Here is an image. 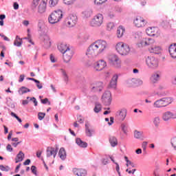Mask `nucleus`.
<instances>
[{
	"instance_id": "23",
	"label": "nucleus",
	"mask_w": 176,
	"mask_h": 176,
	"mask_svg": "<svg viewBox=\"0 0 176 176\" xmlns=\"http://www.w3.org/2000/svg\"><path fill=\"white\" fill-rule=\"evenodd\" d=\"M133 137L136 140H140L141 141H144L145 140V135H144V131L135 130L133 132Z\"/></svg>"
},
{
	"instance_id": "34",
	"label": "nucleus",
	"mask_w": 176,
	"mask_h": 176,
	"mask_svg": "<svg viewBox=\"0 0 176 176\" xmlns=\"http://www.w3.org/2000/svg\"><path fill=\"white\" fill-rule=\"evenodd\" d=\"M153 124L157 128L160 126V117L157 116L153 118Z\"/></svg>"
},
{
	"instance_id": "32",
	"label": "nucleus",
	"mask_w": 176,
	"mask_h": 176,
	"mask_svg": "<svg viewBox=\"0 0 176 176\" xmlns=\"http://www.w3.org/2000/svg\"><path fill=\"white\" fill-rule=\"evenodd\" d=\"M43 41H44V46L46 47V49H49L51 46V42H50V38L47 35H44L43 36Z\"/></svg>"
},
{
	"instance_id": "6",
	"label": "nucleus",
	"mask_w": 176,
	"mask_h": 176,
	"mask_svg": "<svg viewBox=\"0 0 176 176\" xmlns=\"http://www.w3.org/2000/svg\"><path fill=\"white\" fill-rule=\"evenodd\" d=\"M104 23V16L102 14H97L95 15L90 21L91 27H94L95 28H98L101 27Z\"/></svg>"
},
{
	"instance_id": "19",
	"label": "nucleus",
	"mask_w": 176,
	"mask_h": 176,
	"mask_svg": "<svg viewBox=\"0 0 176 176\" xmlns=\"http://www.w3.org/2000/svg\"><path fill=\"white\" fill-rule=\"evenodd\" d=\"M47 5V0H42L38 7V13L42 14L46 12V6Z\"/></svg>"
},
{
	"instance_id": "21",
	"label": "nucleus",
	"mask_w": 176,
	"mask_h": 176,
	"mask_svg": "<svg viewBox=\"0 0 176 176\" xmlns=\"http://www.w3.org/2000/svg\"><path fill=\"white\" fill-rule=\"evenodd\" d=\"M162 75V73L160 72H156L154 74H153L150 78L151 82L152 83H157L160 80V76Z\"/></svg>"
},
{
	"instance_id": "28",
	"label": "nucleus",
	"mask_w": 176,
	"mask_h": 176,
	"mask_svg": "<svg viewBox=\"0 0 176 176\" xmlns=\"http://www.w3.org/2000/svg\"><path fill=\"white\" fill-rule=\"evenodd\" d=\"M69 45H67L65 43H62L58 45V49L60 53H65V52L67 51L70 49Z\"/></svg>"
},
{
	"instance_id": "40",
	"label": "nucleus",
	"mask_w": 176,
	"mask_h": 176,
	"mask_svg": "<svg viewBox=\"0 0 176 176\" xmlns=\"http://www.w3.org/2000/svg\"><path fill=\"white\" fill-rule=\"evenodd\" d=\"M124 159L125 162H126V167H129V166H131L133 168L135 167V164H134L133 162H131V161L129 160V158L126 156L124 157Z\"/></svg>"
},
{
	"instance_id": "60",
	"label": "nucleus",
	"mask_w": 176,
	"mask_h": 176,
	"mask_svg": "<svg viewBox=\"0 0 176 176\" xmlns=\"http://www.w3.org/2000/svg\"><path fill=\"white\" fill-rule=\"evenodd\" d=\"M6 150L8 152H13V148H12V145L8 144L6 146Z\"/></svg>"
},
{
	"instance_id": "46",
	"label": "nucleus",
	"mask_w": 176,
	"mask_h": 176,
	"mask_svg": "<svg viewBox=\"0 0 176 176\" xmlns=\"http://www.w3.org/2000/svg\"><path fill=\"white\" fill-rule=\"evenodd\" d=\"M170 144L173 148H174V150L176 151V137L171 139Z\"/></svg>"
},
{
	"instance_id": "44",
	"label": "nucleus",
	"mask_w": 176,
	"mask_h": 176,
	"mask_svg": "<svg viewBox=\"0 0 176 176\" xmlns=\"http://www.w3.org/2000/svg\"><path fill=\"white\" fill-rule=\"evenodd\" d=\"M89 38H90L89 34H83L80 38V42L85 43V42H87V41H89Z\"/></svg>"
},
{
	"instance_id": "15",
	"label": "nucleus",
	"mask_w": 176,
	"mask_h": 176,
	"mask_svg": "<svg viewBox=\"0 0 176 176\" xmlns=\"http://www.w3.org/2000/svg\"><path fill=\"white\" fill-rule=\"evenodd\" d=\"M63 61L65 63H69L72 56H74V50L72 49L69 48L66 52L63 53Z\"/></svg>"
},
{
	"instance_id": "9",
	"label": "nucleus",
	"mask_w": 176,
	"mask_h": 176,
	"mask_svg": "<svg viewBox=\"0 0 176 176\" xmlns=\"http://www.w3.org/2000/svg\"><path fill=\"white\" fill-rule=\"evenodd\" d=\"M57 152H58V148H54L52 146H49L46 149V159L47 160H50V157L53 156L54 159H56V156H57Z\"/></svg>"
},
{
	"instance_id": "42",
	"label": "nucleus",
	"mask_w": 176,
	"mask_h": 176,
	"mask_svg": "<svg viewBox=\"0 0 176 176\" xmlns=\"http://www.w3.org/2000/svg\"><path fill=\"white\" fill-rule=\"evenodd\" d=\"M114 28H115V23H113V22H109L107 25V31H112V30H113Z\"/></svg>"
},
{
	"instance_id": "26",
	"label": "nucleus",
	"mask_w": 176,
	"mask_h": 176,
	"mask_svg": "<svg viewBox=\"0 0 176 176\" xmlns=\"http://www.w3.org/2000/svg\"><path fill=\"white\" fill-rule=\"evenodd\" d=\"M148 51L150 53H155V54H160V52H162V48L160 46L156 45H153L148 48Z\"/></svg>"
},
{
	"instance_id": "14",
	"label": "nucleus",
	"mask_w": 176,
	"mask_h": 176,
	"mask_svg": "<svg viewBox=\"0 0 176 176\" xmlns=\"http://www.w3.org/2000/svg\"><path fill=\"white\" fill-rule=\"evenodd\" d=\"M155 43V39L151 38H143L140 42V45L142 47L150 46L151 47V46H153Z\"/></svg>"
},
{
	"instance_id": "43",
	"label": "nucleus",
	"mask_w": 176,
	"mask_h": 176,
	"mask_svg": "<svg viewBox=\"0 0 176 176\" xmlns=\"http://www.w3.org/2000/svg\"><path fill=\"white\" fill-rule=\"evenodd\" d=\"M21 45H23V40H14V46H16L17 47H21Z\"/></svg>"
},
{
	"instance_id": "39",
	"label": "nucleus",
	"mask_w": 176,
	"mask_h": 176,
	"mask_svg": "<svg viewBox=\"0 0 176 176\" xmlns=\"http://www.w3.org/2000/svg\"><path fill=\"white\" fill-rule=\"evenodd\" d=\"M109 142H110L111 146H113V147L116 146V145H118V139H116V138H115L113 136H111V137H110Z\"/></svg>"
},
{
	"instance_id": "31",
	"label": "nucleus",
	"mask_w": 176,
	"mask_h": 176,
	"mask_svg": "<svg viewBox=\"0 0 176 176\" xmlns=\"http://www.w3.org/2000/svg\"><path fill=\"white\" fill-rule=\"evenodd\" d=\"M58 156L61 160H65L67 159V153L65 152V149L64 148H60L58 152Z\"/></svg>"
},
{
	"instance_id": "50",
	"label": "nucleus",
	"mask_w": 176,
	"mask_h": 176,
	"mask_svg": "<svg viewBox=\"0 0 176 176\" xmlns=\"http://www.w3.org/2000/svg\"><path fill=\"white\" fill-rule=\"evenodd\" d=\"M76 1V0H63V2L65 5H72Z\"/></svg>"
},
{
	"instance_id": "48",
	"label": "nucleus",
	"mask_w": 176,
	"mask_h": 176,
	"mask_svg": "<svg viewBox=\"0 0 176 176\" xmlns=\"http://www.w3.org/2000/svg\"><path fill=\"white\" fill-rule=\"evenodd\" d=\"M0 170H1V171L8 172V171H9V170H10V168L8 166H3V165H0Z\"/></svg>"
},
{
	"instance_id": "20",
	"label": "nucleus",
	"mask_w": 176,
	"mask_h": 176,
	"mask_svg": "<svg viewBox=\"0 0 176 176\" xmlns=\"http://www.w3.org/2000/svg\"><path fill=\"white\" fill-rule=\"evenodd\" d=\"M119 76H118V74H114L110 81V83L109 85V89H116V86L118 85V79Z\"/></svg>"
},
{
	"instance_id": "36",
	"label": "nucleus",
	"mask_w": 176,
	"mask_h": 176,
	"mask_svg": "<svg viewBox=\"0 0 176 176\" xmlns=\"http://www.w3.org/2000/svg\"><path fill=\"white\" fill-rule=\"evenodd\" d=\"M91 14H93V10L88 9L82 12V16L85 19H89V17H91Z\"/></svg>"
},
{
	"instance_id": "64",
	"label": "nucleus",
	"mask_w": 176,
	"mask_h": 176,
	"mask_svg": "<svg viewBox=\"0 0 176 176\" xmlns=\"http://www.w3.org/2000/svg\"><path fill=\"white\" fill-rule=\"evenodd\" d=\"M172 84L174 85V86H176V76H175L173 80H172Z\"/></svg>"
},
{
	"instance_id": "27",
	"label": "nucleus",
	"mask_w": 176,
	"mask_h": 176,
	"mask_svg": "<svg viewBox=\"0 0 176 176\" xmlns=\"http://www.w3.org/2000/svg\"><path fill=\"white\" fill-rule=\"evenodd\" d=\"M169 53L172 58H176V43L171 44L169 47Z\"/></svg>"
},
{
	"instance_id": "2",
	"label": "nucleus",
	"mask_w": 176,
	"mask_h": 176,
	"mask_svg": "<svg viewBox=\"0 0 176 176\" xmlns=\"http://www.w3.org/2000/svg\"><path fill=\"white\" fill-rule=\"evenodd\" d=\"M116 50L120 56H129L131 50L130 46L124 42H118L116 45Z\"/></svg>"
},
{
	"instance_id": "4",
	"label": "nucleus",
	"mask_w": 176,
	"mask_h": 176,
	"mask_svg": "<svg viewBox=\"0 0 176 176\" xmlns=\"http://www.w3.org/2000/svg\"><path fill=\"white\" fill-rule=\"evenodd\" d=\"M63 19V11L60 10L52 12L48 16V21L50 24H56Z\"/></svg>"
},
{
	"instance_id": "52",
	"label": "nucleus",
	"mask_w": 176,
	"mask_h": 176,
	"mask_svg": "<svg viewBox=\"0 0 176 176\" xmlns=\"http://www.w3.org/2000/svg\"><path fill=\"white\" fill-rule=\"evenodd\" d=\"M121 129L123 133H124V134L127 133V126H126V124H122Z\"/></svg>"
},
{
	"instance_id": "41",
	"label": "nucleus",
	"mask_w": 176,
	"mask_h": 176,
	"mask_svg": "<svg viewBox=\"0 0 176 176\" xmlns=\"http://www.w3.org/2000/svg\"><path fill=\"white\" fill-rule=\"evenodd\" d=\"M60 0H50L49 5L50 8H54L56 5H58Z\"/></svg>"
},
{
	"instance_id": "1",
	"label": "nucleus",
	"mask_w": 176,
	"mask_h": 176,
	"mask_svg": "<svg viewBox=\"0 0 176 176\" xmlns=\"http://www.w3.org/2000/svg\"><path fill=\"white\" fill-rule=\"evenodd\" d=\"M108 49V43L104 40H97L92 43L87 50L86 56L88 58H96Z\"/></svg>"
},
{
	"instance_id": "33",
	"label": "nucleus",
	"mask_w": 176,
	"mask_h": 176,
	"mask_svg": "<svg viewBox=\"0 0 176 176\" xmlns=\"http://www.w3.org/2000/svg\"><path fill=\"white\" fill-rule=\"evenodd\" d=\"M76 144H77L80 148H87V143L83 142L80 138L76 139Z\"/></svg>"
},
{
	"instance_id": "10",
	"label": "nucleus",
	"mask_w": 176,
	"mask_h": 176,
	"mask_svg": "<svg viewBox=\"0 0 176 176\" xmlns=\"http://www.w3.org/2000/svg\"><path fill=\"white\" fill-rule=\"evenodd\" d=\"M147 23L148 22L146 20L140 16H136L133 21L134 25H135L138 28H144V27L146 25Z\"/></svg>"
},
{
	"instance_id": "35",
	"label": "nucleus",
	"mask_w": 176,
	"mask_h": 176,
	"mask_svg": "<svg viewBox=\"0 0 176 176\" xmlns=\"http://www.w3.org/2000/svg\"><path fill=\"white\" fill-rule=\"evenodd\" d=\"M31 90L25 87H21L18 93L20 94V96H23V94H25V93H30Z\"/></svg>"
},
{
	"instance_id": "8",
	"label": "nucleus",
	"mask_w": 176,
	"mask_h": 176,
	"mask_svg": "<svg viewBox=\"0 0 176 176\" xmlns=\"http://www.w3.org/2000/svg\"><path fill=\"white\" fill-rule=\"evenodd\" d=\"M65 23L69 28L75 27L76 23H78V16H76V15L70 14L66 18Z\"/></svg>"
},
{
	"instance_id": "17",
	"label": "nucleus",
	"mask_w": 176,
	"mask_h": 176,
	"mask_svg": "<svg viewBox=\"0 0 176 176\" xmlns=\"http://www.w3.org/2000/svg\"><path fill=\"white\" fill-rule=\"evenodd\" d=\"M128 86H142L144 85V81L140 78H131L126 81Z\"/></svg>"
},
{
	"instance_id": "51",
	"label": "nucleus",
	"mask_w": 176,
	"mask_h": 176,
	"mask_svg": "<svg viewBox=\"0 0 176 176\" xmlns=\"http://www.w3.org/2000/svg\"><path fill=\"white\" fill-rule=\"evenodd\" d=\"M11 116H13V118H15V119H16V120H18V122H19V123H21V122H23L20 118H19V116H17V115H16V113L11 112Z\"/></svg>"
},
{
	"instance_id": "61",
	"label": "nucleus",
	"mask_w": 176,
	"mask_h": 176,
	"mask_svg": "<svg viewBox=\"0 0 176 176\" xmlns=\"http://www.w3.org/2000/svg\"><path fill=\"white\" fill-rule=\"evenodd\" d=\"M30 101H33L34 104V107H36L38 105V101H36V98H30Z\"/></svg>"
},
{
	"instance_id": "24",
	"label": "nucleus",
	"mask_w": 176,
	"mask_h": 176,
	"mask_svg": "<svg viewBox=\"0 0 176 176\" xmlns=\"http://www.w3.org/2000/svg\"><path fill=\"white\" fill-rule=\"evenodd\" d=\"M127 116V111L125 109H122L117 112V116L120 120H124L126 119V116Z\"/></svg>"
},
{
	"instance_id": "63",
	"label": "nucleus",
	"mask_w": 176,
	"mask_h": 176,
	"mask_svg": "<svg viewBox=\"0 0 176 176\" xmlns=\"http://www.w3.org/2000/svg\"><path fill=\"white\" fill-rule=\"evenodd\" d=\"M0 36H1V38H3L4 41H6L7 42H9L10 41V39H9V38H8L6 36L0 34Z\"/></svg>"
},
{
	"instance_id": "11",
	"label": "nucleus",
	"mask_w": 176,
	"mask_h": 176,
	"mask_svg": "<svg viewBox=\"0 0 176 176\" xmlns=\"http://www.w3.org/2000/svg\"><path fill=\"white\" fill-rule=\"evenodd\" d=\"M102 102L104 105H111L112 102V97L111 95V91H106L102 96Z\"/></svg>"
},
{
	"instance_id": "5",
	"label": "nucleus",
	"mask_w": 176,
	"mask_h": 176,
	"mask_svg": "<svg viewBox=\"0 0 176 176\" xmlns=\"http://www.w3.org/2000/svg\"><path fill=\"white\" fill-rule=\"evenodd\" d=\"M145 61L149 69H157L159 67V60L153 56L146 57Z\"/></svg>"
},
{
	"instance_id": "58",
	"label": "nucleus",
	"mask_w": 176,
	"mask_h": 176,
	"mask_svg": "<svg viewBox=\"0 0 176 176\" xmlns=\"http://www.w3.org/2000/svg\"><path fill=\"white\" fill-rule=\"evenodd\" d=\"M148 145V142H143L142 144V148H143V151H146V146Z\"/></svg>"
},
{
	"instance_id": "57",
	"label": "nucleus",
	"mask_w": 176,
	"mask_h": 176,
	"mask_svg": "<svg viewBox=\"0 0 176 176\" xmlns=\"http://www.w3.org/2000/svg\"><path fill=\"white\" fill-rule=\"evenodd\" d=\"M41 102L42 104H48V105H50V102L48 98L41 99Z\"/></svg>"
},
{
	"instance_id": "53",
	"label": "nucleus",
	"mask_w": 176,
	"mask_h": 176,
	"mask_svg": "<svg viewBox=\"0 0 176 176\" xmlns=\"http://www.w3.org/2000/svg\"><path fill=\"white\" fill-rule=\"evenodd\" d=\"M115 164L116 165V171H117L118 175H119V176H122V175L120 174V166H119V164H118V162H115Z\"/></svg>"
},
{
	"instance_id": "54",
	"label": "nucleus",
	"mask_w": 176,
	"mask_h": 176,
	"mask_svg": "<svg viewBox=\"0 0 176 176\" xmlns=\"http://www.w3.org/2000/svg\"><path fill=\"white\" fill-rule=\"evenodd\" d=\"M105 122H108V124L111 126L113 123V117L110 118V122L109 118H105Z\"/></svg>"
},
{
	"instance_id": "47",
	"label": "nucleus",
	"mask_w": 176,
	"mask_h": 176,
	"mask_svg": "<svg viewBox=\"0 0 176 176\" xmlns=\"http://www.w3.org/2000/svg\"><path fill=\"white\" fill-rule=\"evenodd\" d=\"M45 116H46V113H42V112H39L38 113V120H43V119L45 118Z\"/></svg>"
},
{
	"instance_id": "56",
	"label": "nucleus",
	"mask_w": 176,
	"mask_h": 176,
	"mask_svg": "<svg viewBox=\"0 0 176 176\" xmlns=\"http://www.w3.org/2000/svg\"><path fill=\"white\" fill-rule=\"evenodd\" d=\"M31 170H32V173L33 174H34V175H38V174L36 173V166H32Z\"/></svg>"
},
{
	"instance_id": "45",
	"label": "nucleus",
	"mask_w": 176,
	"mask_h": 176,
	"mask_svg": "<svg viewBox=\"0 0 176 176\" xmlns=\"http://www.w3.org/2000/svg\"><path fill=\"white\" fill-rule=\"evenodd\" d=\"M108 0H94L95 5L97 6H100V5H102V3H105Z\"/></svg>"
},
{
	"instance_id": "29",
	"label": "nucleus",
	"mask_w": 176,
	"mask_h": 176,
	"mask_svg": "<svg viewBox=\"0 0 176 176\" xmlns=\"http://www.w3.org/2000/svg\"><path fill=\"white\" fill-rule=\"evenodd\" d=\"M125 31L126 30L124 29V27L122 25L119 26L117 29V37L122 38V36H123V35L124 34Z\"/></svg>"
},
{
	"instance_id": "38",
	"label": "nucleus",
	"mask_w": 176,
	"mask_h": 176,
	"mask_svg": "<svg viewBox=\"0 0 176 176\" xmlns=\"http://www.w3.org/2000/svg\"><path fill=\"white\" fill-rule=\"evenodd\" d=\"M60 71L63 76L64 81L66 83H68V80H69V78L68 77V74H67V72H65L64 69H60Z\"/></svg>"
},
{
	"instance_id": "7",
	"label": "nucleus",
	"mask_w": 176,
	"mask_h": 176,
	"mask_svg": "<svg viewBox=\"0 0 176 176\" xmlns=\"http://www.w3.org/2000/svg\"><path fill=\"white\" fill-rule=\"evenodd\" d=\"M108 60L109 64L111 65H113L116 67V68H120V65L122 64V61L119 58V56H118L116 54H111L108 56Z\"/></svg>"
},
{
	"instance_id": "59",
	"label": "nucleus",
	"mask_w": 176,
	"mask_h": 176,
	"mask_svg": "<svg viewBox=\"0 0 176 176\" xmlns=\"http://www.w3.org/2000/svg\"><path fill=\"white\" fill-rule=\"evenodd\" d=\"M24 39H28V42H30V43H32V45H34V42H32V40H31V34H28V37L24 38Z\"/></svg>"
},
{
	"instance_id": "22",
	"label": "nucleus",
	"mask_w": 176,
	"mask_h": 176,
	"mask_svg": "<svg viewBox=\"0 0 176 176\" xmlns=\"http://www.w3.org/2000/svg\"><path fill=\"white\" fill-rule=\"evenodd\" d=\"M73 173L77 176H86L87 175V171L83 168H73Z\"/></svg>"
},
{
	"instance_id": "13",
	"label": "nucleus",
	"mask_w": 176,
	"mask_h": 176,
	"mask_svg": "<svg viewBox=\"0 0 176 176\" xmlns=\"http://www.w3.org/2000/svg\"><path fill=\"white\" fill-rule=\"evenodd\" d=\"M107 67V63L104 60H100L94 65V69L96 72L102 71Z\"/></svg>"
},
{
	"instance_id": "49",
	"label": "nucleus",
	"mask_w": 176,
	"mask_h": 176,
	"mask_svg": "<svg viewBox=\"0 0 176 176\" xmlns=\"http://www.w3.org/2000/svg\"><path fill=\"white\" fill-rule=\"evenodd\" d=\"M39 2H41V0H33L32 7L35 9L38 5H39Z\"/></svg>"
},
{
	"instance_id": "55",
	"label": "nucleus",
	"mask_w": 176,
	"mask_h": 176,
	"mask_svg": "<svg viewBox=\"0 0 176 176\" xmlns=\"http://www.w3.org/2000/svg\"><path fill=\"white\" fill-rule=\"evenodd\" d=\"M101 162L104 166H106V164H108V162H109V160L108 159V157H105L102 159Z\"/></svg>"
},
{
	"instance_id": "12",
	"label": "nucleus",
	"mask_w": 176,
	"mask_h": 176,
	"mask_svg": "<svg viewBox=\"0 0 176 176\" xmlns=\"http://www.w3.org/2000/svg\"><path fill=\"white\" fill-rule=\"evenodd\" d=\"M102 89H104V82H96L91 85V90L94 93L102 91Z\"/></svg>"
},
{
	"instance_id": "3",
	"label": "nucleus",
	"mask_w": 176,
	"mask_h": 176,
	"mask_svg": "<svg viewBox=\"0 0 176 176\" xmlns=\"http://www.w3.org/2000/svg\"><path fill=\"white\" fill-rule=\"evenodd\" d=\"M173 102V98L166 97L155 100L153 104L154 108H164Z\"/></svg>"
},
{
	"instance_id": "62",
	"label": "nucleus",
	"mask_w": 176,
	"mask_h": 176,
	"mask_svg": "<svg viewBox=\"0 0 176 176\" xmlns=\"http://www.w3.org/2000/svg\"><path fill=\"white\" fill-rule=\"evenodd\" d=\"M24 78H25V76H24V74L20 75L19 80V83H21V82L24 80Z\"/></svg>"
},
{
	"instance_id": "25",
	"label": "nucleus",
	"mask_w": 176,
	"mask_h": 176,
	"mask_svg": "<svg viewBox=\"0 0 176 176\" xmlns=\"http://www.w3.org/2000/svg\"><path fill=\"white\" fill-rule=\"evenodd\" d=\"M146 33L147 34V35H148L149 36H155V35H156V34H157V28L153 27V28H147L146 29Z\"/></svg>"
},
{
	"instance_id": "37",
	"label": "nucleus",
	"mask_w": 176,
	"mask_h": 176,
	"mask_svg": "<svg viewBox=\"0 0 176 176\" xmlns=\"http://www.w3.org/2000/svg\"><path fill=\"white\" fill-rule=\"evenodd\" d=\"M101 109H102V105L100 104V102H96L95 104V107L94 108V111L96 113H98Z\"/></svg>"
},
{
	"instance_id": "30",
	"label": "nucleus",
	"mask_w": 176,
	"mask_h": 176,
	"mask_svg": "<svg viewBox=\"0 0 176 176\" xmlns=\"http://www.w3.org/2000/svg\"><path fill=\"white\" fill-rule=\"evenodd\" d=\"M24 153H23V151H19L15 158V163H20V162H23V160H24Z\"/></svg>"
},
{
	"instance_id": "18",
	"label": "nucleus",
	"mask_w": 176,
	"mask_h": 176,
	"mask_svg": "<svg viewBox=\"0 0 176 176\" xmlns=\"http://www.w3.org/2000/svg\"><path fill=\"white\" fill-rule=\"evenodd\" d=\"M96 133V130L89 122L85 123V133L87 137H93V134Z\"/></svg>"
},
{
	"instance_id": "16",
	"label": "nucleus",
	"mask_w": 176,
	"mask_h": 176,
	"mask_svg": "<svg viewBox=\"0 0 176 176\" xmlns=\"http://www.w3.org/2000/svg\"><path fill=\"white\" fill-rule=\"evenodd\" d=\"M162 118L164 122H168V120H170V119H176V113L168 111L162 113Z\"/></svg>"
}]
</instances>
